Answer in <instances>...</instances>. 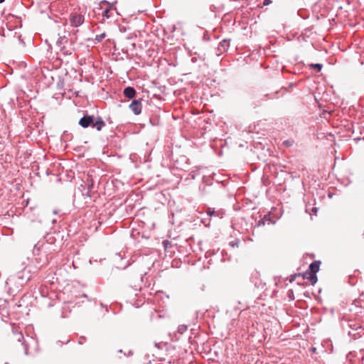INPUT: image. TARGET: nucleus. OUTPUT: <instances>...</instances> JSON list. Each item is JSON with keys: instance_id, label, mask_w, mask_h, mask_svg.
I'll list each match as a JSON object with an SVG mask.
<instances>
[{"instance_id": "obj_15", "label": "nucleus", "mask_w": 364, "mask_h": 364, "mask_svg": "<svg viewBox=\"0 0 364 364\" xmlns=\"http://www.w3.org/2000/svg\"><path fill=\"white\" fill-rule=\"evenodd\" d=\"M105 36H106V35H105V33H101L100 35H97V36H95V41L96 42H97V43H98V42H100L103 38H105Z\"/></svg>"}, {"instance_id": "obj_10", "label": "nucleus", "mask_w": 364, "mask_h": 364, "mask_svg": "<svg viewBox=\"0 0 364 364\" xmlns=\"http://www.w3.org/2000/svg\"><path fill=\"white\" fill-rule=\"evenodd\" d=\"M26 274V270L24 269L21 272L18 273V278L21 279L23 282H27L30 279V277L28 275H25Z\"/></svg>"}, {"instance_id": "obj_17", "label": "nucleus", "mask_w": 364, "mask_h": 364, "mask_svg": "<svg viewBox=\"0 0 364 364\" xmlns=\"http://www.w3.org/2000/svg\"><path fill=\"white\" fill-rule=\"evenodd\" d=\"M108 13H109V10H105V11H103V16H106L107 18H108V17H109V16H108Z\"/></svg>"}, {"instance_id": "obj_20", "label": "nucleus", "mask_w": 364, "mask_h": 364, "mask_svg": "<svg viewBox=\"0 0 364 364\" xmlns=\"http://www.w3.org/2000/svg\"><path fill=\"white\" fill-rule=\"evenodd\" d=\"M132 354H133L131 350H129L127 354H124V355H127V356H129V355H131Z\"/></svg>"}, {"instance_id": "obj_1", "label": "nucleus", "mask_w": 364, "mask_h": 364, "mask_svg": "<svg viewBox=\"0 0 364 364\" xmlns=\"http://www.w3.org/2000/svg\"><path fill=\"white\" fill-rule=\"evenodd\" d=\"M130 109L133 112V113L136 115L139 114L141 112V100H134L131 104L129 105Z\"/></svg>"}, {"instance_id": "obj_8", "label": "nucleus", "mask_w": 364, "mask_h": 364, "mask_svg": "<svg viewBox=\"0 0 364 364\" xmlns=\"http://www.w3.org/2000/svg\"><path fill=\"white\" fill-rule=\"evenodd\" d=\"M316 273L309 272L306 273L304 277L308 279L313 284L317 282Z\"/></svg>"}, {"instance_id": "obj_9", "label": "nucleus", "mask_w": 364, "mask_h": 364, "mask_svg": "<svg viewBox=\"0 0 364 364\" xmlns=\"http://www.w3.org/2000/svg\"><path fill=\"white\" fill-rule=\"evenodd\" d=\"M207 213L208 215H209L210 216H212V215H216L219 218H222L223 217V213L221 211H215L214 209L213 208H208V210H207Z\"/></svg>"}, {"instance_id": "obj_24", "label": "nucleus", "mask_w": 364, "mask_h": 364, "mask_svg": "<svg viewBox=\"0 0 364 364\" xmlns=\"http://www.w3.org/2000/svg\"><path fill=\"white\" fill-rule=\"evenodd\" d=\"M118 353H122V350H118Z\"/></svg>"}, {"instance_id": "obj_16", "label": "nucleus", "mask_w": 364, "mask_h": 364, "mask_svg": "<svg viewBox=\"0 0 364 364\" xmlns=\"http://www.w3.org/2000/svg\"><path fill=\"white\" fill-rule=\"evenodd\" d=\"M155 346L159 349H161L162 348V343H156Z\"/></svg>"}, {"instance_id": "obj_13", "label": "nucleus", "mask_w": 364, "mask_h": 364, "mask_svg": "<svg viewBox=\"0 0 364 364\" xmlns=\"http://www.w3.org/2000/svg\"><path fill=\"white\" fill-rule=\"evenodd\" d=\"M14 334L15 336L16 340H17L18 342H21L23 340V336L21 332H14Z\"/></svg>"}, {"instance_id": "obj_25", "label": "nucleus", "mask_w": 364, "mask_h": 364, "mask_svg": "<svg viewBox=\"0 0 364 364\" xmlns=\"http://www.w3.org/2000/svg\"><path fill=\"white\" fill-rule=\"evenodd\" d=\"M4 0H0V3H2Z\"/></svg>"}, {"instance_id": "obj_18", "label": "nucleus", "mask_w": 364, "mask_h": 364, "mask_svg": "<svg viewBox=\"0 0 364 364\" xmlns=\"http://www.w3.org/2000/svg\"><path fill=\"white\" fill-rule=\"evenodd\" d=\"M9 25H10V24H9V23H6V27H7L8 30L11 31V30L13 29V28H12V26H9Z\"/></svg>"}, {"instance_id": "obj_26", "label": "nucleus", "mask_w": 364, "mask_h": 364, "mask_svg": "<svg viewBox=\"0 0 364 364\" xmlns=\"http://www.w3.org/2000/svg\"><path fill=\"white\" fill-rule=\"evenodd\" d=\"M5 364H9L8 363H5Z\"/></svg>"}, {"instance_id": "obj_6", "label": "nucleus", "mask_w": 364, "mask_h": 364, "mask_svg": "<svg viewBox=\"0 0 364 364\" xmlns=\"http://www.w3.org/2000/svg\"><path fill=\"white\" fill-rule=\"evenodd\" d=\"M70 21L71 23H83L85 18L80 14H75L72 16Z\"/></svg>"}, {"instance_id": "obj_4", "label": "nucleus", "mask_w": 364, "mask_h": 364, "mask_svg": "<svg viewBox=\"0 0 364 364\" xmlns=\"http://www.w3.org/2000/svg\"><path fill=\"white\" fill-rule=\"evenodd\" d=\"M124 96L129 99L133 98L136 95V90L132 87H127L123 92Z\"/></svg>"}, {"instance_id": "obj_7", "label": "nucleus", "mask_w": 364, "mask_h": 364, "mask_svg": "<svg viewBox=\"0 0 364 364\" xmlns=\"http://www.w3.org/2000/svg\"><path fill=\"white\" fill-rule=\"evenodd\" d=\"M229 47V43L227 40H223L222 41L219 46H218V50L220 51V52H223V51H225L228 50Z\"/></svg>"}, {"instance_id": "obj_3", "label": "nucleus", "mask_w": 364, "mask_h": 364, "mask_svg": "<svg viewBox=\"0 0 364 364\" xmlns=\"http://www.w3.org/2000/svg\"><path fill=\"white\" fill-rule=\"evenodd\" d=\"M105 126V123L100 117L95 118L92 124V127L95 128L97 131H100Z\"/></svg>"}, {"instance_id": "obj_11", "label": "nucleus", "mask_w": 364, "mask_h": 364, "mask_svg": "<svg viewBox=\"0 0 364 364\" xmlns=\"http://www.w3.org/2000/svg\"><path fill=\"white\" fill-rule=\"evenodd\" d=\"M68 34H69V32H68V31H64V33L62 34L58 33L59 38L58 39L57 43L62 44L63 43V41L66 38L67 35H68Z\"/></svg>"}, {"instance_id": "obj_23", "label": "nucleus", "mask_w": 364, "mask_h": 364, "mask_svg": "<svg viewBox=\"0 0 364 364\" xmlns=\"http://www.w3.org/2000/svg\"><path fill=\"white\" fill-rule=\"evenodd\" d=\"M53 213L57 214L58 213L57 210H53Z\"/></svg>"}, {"instance_id": "obj_5", "label": "nucleus", "mask_w": 364, "mask_h": 364, "mask_svg": "<svg viewBox=\"0 0 364 364\" xmlns=\"http://www.w3.org/2000/svg\"><path fill=\"white\" fill-rule=\"evenodd\" d=\"M320 262L319 261H314L309 265V270L310 272L316 273L319 270V266H320Z\"/></svg>"}, {"instance_id": "obj_19", "label": "nucleus", "mask_w": 364, "mask_h": 364, "mask_svg": "<svg viewBox=\"0 0 364 364\" xmlns=\"http://www.w3.org/2000/svg\"><path fill=\"white\" fill-rule=\"evenodd\" d=\"M269 3H270V0H264V5H268Z\"/></svg>"}, {"instance_id": "obj_14", "label": "nucleus", "mask_w": 364, "mask_h": 364, "mask_svg": "<svg viewBox=\"0 0 364 364\" xmlns=\"http://www.w3.org/2000/svg\"><path fill=\"white\" fill-rule=\"evenodd\" d=\"M310 67L316 69L317 71L319 72L321 70V69L323 68V65L321 63H315V64H311Z\"/></svg>"}, {"instance_id": "obj_12", "label": "nucleus", "mask_w": 364, "mask_h": 364, "mask_svg": "<svg viewBox=\"0 0 364 364\" xmlns=\"http://www.w3.org/2000/svg\"><path fill=\"white\" fill-rule=\"evenodd\" d=\"M187 326L186 325H179L177 329V331L180 334H183L184 332L187 331Z\"/></svg>"}, {"instance_id": "obj_21", "label": "nucleus", "mask_w": 364, "mask_h": 364, "mask_svg": "<svg viewBox=\"0 0 364 364\" xmlns=\"http://www.w3.org/2000/svg\"><path fill=\"white\" fill-rule=\"evenodd\" d=\"M313 210L316 213L317 211V208H314Z\"/></svg>"}, {"instance_id": "obj_2", "label": "nucleus", "mask_w": 364, "mask_h": 364, "mask_svg": "<svg viewBox=\"0 0 364 364\" xmlns=\"http://www.w3.org/2000/svg\"><path fill=\"white\" fill-rule=\"evenodd\" d=\"M95 119L94 116L85 114L83 117H82L79 121V124L83 127L87 128L90 126L92 127V124L93 123V120Z\"/></svg>"}, {"instance_id": "obj_22", "label": "nucleus", "mask_w": 364, "mask_h": 364, "mask_svg": "<svg viewBox=\"0 0 364 364\" xmlns=\"http://www.w3.org/2000/svg\"><path fill=\"white\" fill-rule=\"evenodd\" d=\"M25 353L28 354V349L26 348H25Z\"/></svg>"}]
</instances>
